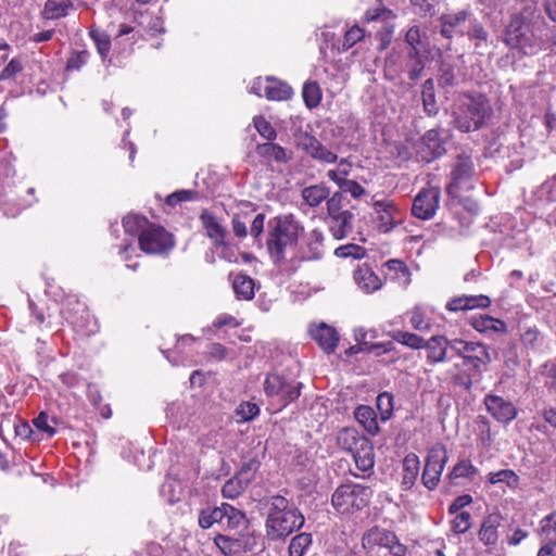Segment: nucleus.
I'll return each mask as SVG.
<instances>
[{
	"label": "nucleus",
	"mask_w": 556,
	"mask_h": 556,
	"mask_svg": "<svg viewBox=\"0 0 556 556\" xmlns=\"http://www.w3.org/2000/svg\"><path fill=\"white\" fill-rule=\"evenodd\" d=\"M483 403L488 413L501 424H509L517 417L518 410L513 402L495 394H486Z\"/></svg>",
	"instance_id": "13"
},
{
	"label": "nucleus",
	"mask_w": 556,
	"mask_h": 556,
	"mask_svg": "<svg viewBox=\"0 0 556 556\" xmlns=\"http://www.w3.org/2000/svg\"><path fill=\"white\" fill-rule=\"evenodd\" d=\"M439 197L438 188L422 189L413 201L412 214L420 219H430L438 208Z\"/></svg>",
	"instance_id": "14"
},
{
	"label": "nucleus",
	"mask_w": 556,
	"mask_h": 556,
	"mask_svg": "<svg viewBox=\"0 0 556 556\" xmlns=\"http://www.w3.org/2000/svg\"><path fill=\"white\" fill-rule=\"evenodd\" d=\"M363 37H364V30L361 27H358L356 25L351 27L344 34L341 51H348L356 42L361 41L363 39Z\"/></svg>",
	"instance_id": "60"
},
{
	"label": "nucleus",
	"mask_w": 556,
	"mask_h": 556,
	"mask_svg": "<svg viewBox=\"0 0 556 556\" xmlns=\"http://www.w3.org/2000/svg\"><path fill=\"white\" fill-rule=\"evenodd\" d=\"M303 227L292 215L279 216L270 222L267 250L273 262L282 271L298 269V241Z\"/></svg>",
	"instance_id": "1"
},
{
	"label": "nucleus",
	"mask_w": 556,
	"mask_h": 556,
	"mask_svg": "<svg viewBox=\"0 0 556 556\" xmlns=\"http://www.w3.org/2000/svg\"><path fill=\"white\" fill-rule=\"evenodd\" d=\"M392 338L399 343L414 350H420L424 348L425 339L416 333L399 330L392 334Z\"/></svg>",
	"instance_id": "44"
},
{
	"label": "nucleus",
	"mask_w": 556,
	"mask_h": 556,
	"mask_svg": "<svg viewBox=\"0 0 556 556\" xmlns=\"http://www.w3.org/2000/svg\"><path fill=\"white\" fill-rule=\"evenodd\" d=\"M504 42L526 55H534L543 48V41L521 14H514L506 27Z\"/></svg>",
	"instance_id": "5"
},
{
	"label": "nucleus",
	"mask_w": 556,
	"mask_h": 556,
	"mask_svg": "<svg viewBox=\"0 0 556 556\" xmlns=\"http://www.w3.org/2000/svg\"><path fill=\"white\" fill-rule=\"evenodd\" d=\"M61 317L52 319L48 316L46 328L54 329L63 325L66 320L75 332L80 336H90L98 331V323L90 315L85 303L80 302L76 296H67L60 311Z\"/></svg>",
	"instance_id": "4"
},
{
	"label": "nucleus",
	"mask_w": 556,
	"mask_h": 556,
	"mask_svg": "<svg viewBox=\"0 0 556 556\" xmlns=\"http://www.w3.org/2000/svg\"><path fill=\"white\" fill-rule=\"evenodd\" d=\"M422 105L425 112L429 115H435L439 111L435 94H434V84L432 79H427L422 85Z\"/></svg>",
	"instance_id": "39"
},
{
	"label": "nucleus",
	"mask_w": 556,
	"mask_h": 556,
	"mask_svg": "<svg viewBox=\"0 0 556 556\" xmlns=\"http://www.w3.org/2000/svg\"><path fill=\"white\" fill-rule=\"evenodd\" d=\"M200 218L205 229L206 236L213 240L214 244L223 245L226 248V229L218 222V219L208 211H203Z\"/></svg>",
	"instance_id": "24"
},
{
	"label": "nucleus",
	"mask_w": 556,
	"mask_h": 556,
	"mask_svg": "<svg viewBox=\"0 0 556 556\" xmlns=\"http://www.w3.org/2000/svg\"><path fill=\"white\" fill-rule=\"evenodd\" d=\"M222 515V506L215 507L213 509L202 510L199 516V525L203 529L211 528L214 523L220 525Z\"/></svg>",
	"instance_id": "55"
},
{
	"label": "nucleus",
	"mask_w": 556,
	"mask_h": 556,
	"mask_svg": "<svg viewBox=\"0 0 556 556\" xmlns=\"http://www.w3.org/2000/svg\"><path fill=\"white\" fill-rule=\"evenodd\" d=\"M357 469L367 472L372 469L375 464L374 446L371 442L365 438L358 446L351 453Z\"/></svg>",
	"instance_id": "26"
},
{
	"label": "nucleus",
	"mask_w": 556,
	"mask_h": 556,
	"mask_svg": "<svg viewBox=\"0 0 556 556\" xmlns=\"http://www.w3.org/2000/svg\"><path fill=\"white\" fill-rule=\"evenodd\" d=\"M409 61L407 63L408 67V77L412 80H417L420 78L421 73L425 68L424 61L419 56L418 49L410 50L408 52Z\"/></svg>",
	"instance_id": "45"
},
{
	"label": "nucleus",
	"mask_w": 556,
	"mask_h": 556,
	"mask_svg": "<svg viewBox=\"0 0 556 556\" xmlns=\"http://www.w3.org/2000/svg\"><path fill=\"white\" fill-rule=\"evenodd\" d=\"M391 17H393L392 11L381 7L368 9L364 15L365 22L387 21Z\"/></svg>",
	"instance_id": "61"
},
{
	"label": "nucleus",
	"mask_w": 556,
	"mask_h": 556,
	"mask_svg": "<svg viewBox=\"0 0 556 556\" xmlns=\"http://www.w3.org/2000/svg\"><path fill=\"white\" fill-rule=\"evenodd\" d=\"M232 289L239 300H251L255 293V282L251 277L239 274L233 278Z\"/></svg>",
	"instance_id": "34"
},
{
	"label": "nucleus",
	"mask_w": 556,
	"mask_h": 556,
	"mask_svg": "<svg viewBox=\"0 0 556 556\" xmlns=\"http://www.w3.org/2000/svg\"><path fill=\"white\" fill-rule=\"evenodd\" d=\"M265 503L267 506L265 531L270 541L285 540L303 527L305 521L303 514L285 496L271 495L265 500Z\"/></svg>",
	"instance_id": "2"
},
{
	"label": "nucleus",
	"mask_w": 556,
	"mask_h": 556,
	"mask_svg": "<svg viewBox=\"0 0 556 556\" xmlns=\"http://www.w3.org/2000/svg\"><path fill=\"white\" fill-rule=\"evenodd\" d=\"M301 139L299 146H302L314 159L326 163L336 162L337 155L324 147L316 138L305 132L302 135Z\"/></svg>",
	"instance_id": "23"
},
{
	"label": "nucleus",
	"mask_w": 556,
	"mask_h": 556,
	"mask_svg": "<svg viewBox=\"0 0 556 556\" xmlns=\"http://www.w3.org/2000/svg\"><path fill=\"white\" fill-rule=\"evenodd\" d=\"M438 83L443 88L452 87L455 85L456 76L454 67L451 64L443 62L440 65Z\"/></svg>",
	"instance_id": "57"
},
{
	"label": "nucleus",
	"mask_w": 556,
	"mask_h": 556,
	"mask_svg": "<svg viewBox=\"0 0 556 556\" xmlns=\"http://www.w3.org/2000/svg\"><path fill=\"white\" fill-rule=\"evenodd\" d=\"M73 4L64 0H47L43 9V16L47 20H58L64 17L68 13V9Z\"/></svg>",
	"instance_id": "38"
},
{
	"label": "nucleus",
	"mask_w": 556,
	"mask_h": 556,
	"mask_svg": "<svg viewBox=\"0 0 556 556\" xmlns=\"http://www.w3.org/2000/svg\"><path fill=\"white\" fill-rule=\"evenodd\" d=\"M493 115L490 100L481 93L465 94L453 113L454 126L462 132L479 130Z\"/></svg>",
	"instance_id": "3"
},
{
	"label": "nucleus",
	"mask_w": 556,
	"mask_h": 556,
	"mask_svg": "<svg viewBox=\"0 0 556 556\" xmlns=\"http://www.w3.org/2000/svg\"><path fill=\"white\" fill-rule=\"evenodd\" d=\"M260 414V407L255 403L243 402L237 409L238 421H249Z\"/></svg>",
	"instance_id": "59"
},
{
	"label": "nucleus",
	"mask_w": 556,
	"mask_h": 556,
	"mask_svg": "<svg viewBox=\"0 0 556 556\" xmlns=\"http://www.w3.org/2000/svg\"><path fill=\"white\" fill-rule=\"evenodd\" d=\"M371 210V223L379 233H389L404 223L403 210L391 199L372 197Z\"/></svg>",
	"instance_id": "7"
},
{
	"label": "nucleus",
	"mask_w": 556,
	"mask_h": 556,
	"mask_svg": "<svg viewBox=\"0 0 556 556\" xmlns=\"http://www.w3.org/2000/svg\"><path fill=\"white\" fill-rule=\"evenodd\" d=\"M256 151L261 156L278 163H287L292 159V151L273 142L257 144Z\"/></svg>",
	"instance_id": "30"
},
{
	"label": "nucleus",
	"mask_w": 556,
	"mask_h": 556,
	"mask_svg": "<svg viewBox=\"0 0 556 556\" xmlns=\"http://www.w3.org/2000/svg\"><path fill=\"white\" fill-rule=\"evenodd\" d=\"M301 382L287 380L285 377L271 374L264 382V390L267 396L276 399L283 406L296 400L301 394Z\"/></svg>",
	"instance_id": "9"
},
{
	"label": "nucleus",
	"mask_w": 556,
	"mask_h": 556,
	"mask_svg": "<svg viewBox=\"0 0 556 556\" xmlns=\"http://www.w3.org/2000/svg\"><path fill=\"white\" fill-rule=\"evenodd\" d=\"M89 53L87 51H79L73 53L67 60L66 68L67 70H80L83 65H85L88 61Z\"/></svg>",
	"instance_id": "63"
},
{
	"label": "nucleus",
	"mask_w": 556,
	"mask_h": 556,
	"mask_svg": "<svg viewBox=\"0 0 556 556\" xmlns=\"http://www.w3.org/2000/svg\"><path fill=\"white\" fill-rule=\"evenodd\" d=\"M253 125L255 127V129L257 130V132L266 140H268L269 142H271L273 140L276 139L277 137V131L275 130V128L271 126V124L266 121L265 117L258 115V116H254L253 118Z\"/></svg>",
	"instance_id": "54"
},
{
	"label": "nucleus",
	"mask_w": 556,
	"mask_h": 556,
	"mask_svg": "<svg viewBox=\"0 0 556 556\" xmlns=\"http://www.w3.org/2000/svg\"><path fill=\"white\" fill-rule=\"evenodd\" d=\"M23 70L21 62L12 59L0 73V81L13 79Z\"/></svg>",
	"instance_id": "62"
},
{
	"label": "nucleus",
	"mask_w": 556,
	"mask_h": 556,
	"mask_svg": "<svg viewBox=\"0 0 556 556\" xmlns=\"http://www.w3.org/2000/svg\"><path fill=\"white\" fill-rule=\"evenodd\" d=\"M334 254L338 257H342V258L352 257V258L359 260L365 256L366 250L358 244L349 243V244L338 247L334 250Z\"/></svg>",
	"instance_id": "56"
},
{
	"label": "nucleus",
	"mask_w": 556,
	"mask_h": 556,
	"mask_svg": "<svg viewBox=\"0 0 556 556\" xmlns=\"http://www.w3.org/2000/svg\"><path fill=\"white\" fill-rule=\"evenodd\" d=\"M541 535L547 542L556 541V510L545 516L540 522Z\"/></svg>",
	"instance_id": "46"
},
{
	"label": "nucleus",
	"mask_w": 556,
	"mask_h": 556,
	"mask_svg": "<svg viewBox=\"0 0 556 556\" xmlns=\"http://www.w3.org/2000/svg\"><path fill=\"white\" fill-rule=\"evenodd\" d=\"M371 496L372 490L369 486L359 483H344L334 490L331 504L337 513L351 515L368 506Z\"/></svg>",
	"instance_id": "6"
},
{
	"label": "nucleus",
	"mask_w": 556,
	"mask_h": 556,
	"mask_svg": "<svg viewBox=\"0 0 556 556\" xmlns=\"http://www.w3.org/2000/svg\"><path fill=\"white\" fill-rule=\"evenodd\" d=\"M324 235L318 229H313L303 236V242L298 248V266L302 261L319 260L324 255Z\"/></svg>",
	"instance_id": "16"
},
{
	"label": "nucleus",
	"mask_w": 556,
	"mask_h": 556,
	"mask_svg": "<svg viewBox=\"0 0 556 556\" xmlns=\"http://www.w3.org/2000/svg\"><path fill=\"white\" fill-rule=\"evenodd\" d=\"M220 527L237 529L245 522V514L230 504H222Z\"/></svg>",
	"instance_id": "32"
},
{
	"label": "nucleus",
	"mask_w": 556,
	"mask_h": 556,
	"mask_svg": "<svg viewBox=\"0 0 556 556\" xmlns=\"http://www.w3.org/2000/svg\"><path fill=\"white\" fill-rule=\"evenodd\" d=\"M489 481L491 484L505 483L507 486L515 489L519 484V477L511 469H503L496 472H490Z\"/></svg>",
	"instance_id": "43"
},
{
	"label": "nucleus",
	"mask_w": 556,
	"mask_h": 556,
	"mask_svg": "<svg viewBox=\"0 0 556 556\" xmlns=\"http://www.w3.org/2000/svg\"><path fill=\"white\" fill-rule=\"evenodd\" d=\"M365 438L353 428H343L337 434V444L342 450L352 453Z\"/></svg>",
	"instance_id": "35"
},
{
	"label": "nucleus",
	"mask_w": 556,
	"mask_h": 556,
	"mask_svg": "<svg viewBox=\"0 0 556 556\" xmlns=\"http://www.w3.org/2000/svg\"><path fill=\"white\" fill-rule=\"evenodd\" d=\"M90 37L93 39L97 50L102 59H105L111 49V40L106 34L97 30H90Z\"/></svg>",
	"instance_id": "58"
},
{
	"label": "nucleus",
	"mask_w": 556,
	"mask_h": 556,
	"mask_svg": "<svg viewBox=\"0 0 556 556\" xmlns=\"http://www.w3.org/2000/svg\"><path fill=\"white\" fill-rule=\"evenodd\" d=\"M353 277L358 288L366 293L375 292L382 286L381 279L366 264L358 266Z\"/></svg>",
	"instance_id": "22"
},
{
	"label": "nucleus",
	"mask_w": 556,
	"mask_h": 556,
	"mask_svg": "<svg viewBox=\"0 0 556 556\" xmlns=\"http://www.w3.org/2000/svg\"><path fill=\"white\" fill-rule=\"evenodd\" d=\"M445 152L444 142L438 129L428 130L421 138L419 153L427 162L441 156Z\"/></svg>",
	"instance_id": "18"
},
{
	"label": "nucleus",
	"mask_w": 556,
	"mask_h": 556,
	"mask_svg": "<svg viewBox=\"0 0 556 556\" xmlns=\"http://www.w3.org/2000/svg\"><path fill=\"white\" fill-rule=\"evenodd\" d=\"M422 349L427 350L428 363H442L446 358L448 340L444 336H433L429 340H425Z\"/></svg>",
	"instance_id": "25"
},
{
	"label": "nucleus",
	"mask_w": 556,
	"mask_h": 556,
	"mask_svg": "<svg viewBox=\"0 0 556 556\" xmlns=\"http://www.w3.org/2000/svg\"><path fill=\"white\" fill-rule=\"evenodd\" d=\"M215 544L220 549V552L226 556H231L238 553L240 549L239 541L227 535H217L215 538Z\"/></svg>",
	"instance_id": "53"
},
{
	"label": "nucleus",
	"mask_w": 556,
	"mask_h": 556,
	"mask_svg": "<svg viewBox=\"0 0 556 556\" xmlns=\"http://www.w3.org/2000/svg\"><path fill=\"white\" fill-rule=\"evenodd\" d=\"M478 472V468L469 459L458 460L448 473V479L453 482L457 479L472 481Z\"/></svg>",
	"instance_id": "36"
},
{
	"label": "nucleus",
	"mask_w": 556,
	"mask_h": 556,
	"mask_svg": "<svg viewBox=\"0 0 556 556\" xmlns=\"http://www.w3.org/2000/svg\"><path fill=\"white\" fill-rule=\"evenodd\" d=\"M394 396L390 392H382L377 396V408L380 412L381 419L388 420L393 413Z\"/></svg>",
	"instance_id": "52"
},
{
	"label": "nucleus",
	"mask_w": 556,
	"mask_h": 556,
	"mask_svg": "<svg viewBox=\"0 0 556 556\" xmlns=\"http://www.w3.org/2000/svg\"><path fill=\"white\" fill-rule=\"evenodd\" d=\"M471 172H475L471 154L465 151L458 153L451 174H469Z\"/></svg>",
	"instance_id": "49"
},
{
	"label": "nucleus",
	"mask_w": 556,
	"mask_h": 556,
	"mask_svg": "<svg viewBox=\"0 0 556 556\" xmlns=\"http://www.w3.org/2000/svg\"><path fill=\"white\" fill-rule=\"evenodd\" d=\"M503 523V517L500 514H491L486 516L480 527L478 536L479 540L486 546L495 547L500 533L498 528Z\"/></svg>",
	"instance_id": "19"
},
{
	"label": "nucleus",
	"mask_w": 556,
	"mask_h": 556,
	"mask_svg": "<svg viewBox=\"0 0 556 556\" xmlns=\"http://www.w3.org/2000/svg\"><path fill=\"white\" fill-rule=\"evenodd\" d=\"M472 503V496L463 494L457 496L448 506V514H458L462 509Z\"/></svg>",
	"instance_id": "64"
},
{
	"label": "nucleus",
	"mask_w": 556,
	"mask_h": 556,
	"mask_svg": "<svg viewBox=\"0 0 556 556\" xmlns=\"http://www.w3.org/2000/svg\"><path fill=\"white\" fill-rule=\"evenodd\" d=\"M420 462L416 454H407L403 460V478L401 485L404 490H410L419 475Z\"/></svg>",
	"instance_id": "28"
},
{
	"label": "nucleus",
	"mask_w": 556,
	"mask_h": 556,
	"mask_svg": "<svg viewBox=\"0 0 556 556\" xmlns=\"http://www.w3.org/2000/svg\"><path fill=\"white\" fill-rule=\"evenodd\" d=\"M472 13L469 10H458L444 13L440 16V34L451 40L455 36H465L467 23H469Z\"/></svg>",
	"instance_id": "11"
},
{
	"label": "nucleus",
	"mask_w": 556,
	"mask_h": 556,
	"mask_svg": "<svg viewBox=\"0 0 556 556\" xmlns=\"http://www.w3.org/2000/svg\"><path fill=\"white\" fill-rule=\"evenodd\" d=\"M313 539L309 533H299L293 536L289 544V556H305L311 549Z\"/></svg>",
	"instance_id": "37"
},
{
	"label": "nucleus",
	"mask_w": 556,
	"mask_h": 556,
	"mask_svg": "<svg viewBox=\"0 0 556 556\" xmlns=\"http://www.w3.org/2000/svg\"><path fill=\"white\" fill-rule=\"evenodd\" d=\"M469 324L475 330L485 336L505 333L507 331V326L504 320L489 315L472 316Z\"/></svg>",
	"instance_id": "20"
},
{
	"label": "nucleus",
	"mask_w": 556,
	"mask_h": 556,
	"mask_svg": "<svg viewBox=\"0 0 556 556\" xmlns=\"http://www.w3.org/2000/svg\"><path fill=\"white\" fill-rule=\"evenodd\" d=\"M302 97L308 109H314L321 101V89L316 81H307L303 86Z\"/></svg>",
	"instance_id": "41"
},
{
	"label": "nucleus",
	"mask_w": 556,
	"mask_h": 556,
	"mask_svg": "<svg viewBox=\"0 0 556 556\" xmlns=\"http://www.w3.org/2000/svg\"><path fill=\"white\" fill-rule=\"evenodd\" d=\"M447 459V451L443 444H437L428 452L421 476L422 484L428 490L432 491L438 486Z\"/></svg>",
	"instance_id": "10"
},
{
	"label": "nucleus",
	"mask_w": 556,
	"mask_h": 556,
	"mask_svg": "<svg viewBox=\"0 0 556 556\" xmlns=\"http://www.w3.org/2000/svg\"><path fill=\"white\" fill-rule=\"evenodd\" d=\"M364 541H367L368 544L372 543L389 549L393 556H405L407 552L406 546L400 542L396 534L386 529H371L364 538Z\"/></svg>",
	"instance_id": "15"
},
{
	"label": "nucleus",
	"mask_w": 556,
	"mask_h": 556,
	"mask_svg": "<svg viewBox=\"0 0 556 556\" xmlns=\"http://www.w3.org/2000/svg\"><path fill=\"white\" fill-rule=\"evenodd\" d=\"M454 518L451 520V530L455 534H464L471 527V515L468 511H460L453 514Z\"/></svg>",
	"instance_id": "51"
},
{
	"label": "nucleus",
	"mask_w": 556,
	"mask_h": 556,
	"mask_svg": "<svg viewBox=\"0 0 556 556\" xmlns=\"http://www.w3.org/2000/svg\"><path fill=\"white\" fill-rule=\"evenodd\" d=\"M473 176H453V179L446 186L447 194L453 199H465L475 188Z\"/></svg>",
	"instance_id": "29"
},
{
	"label": "nucleus",
	"mask_w": 556,
	"mask_h": 556,
	"mask_svg": "<svg viewBox=\"0 0 556 556\" xmlns=\"http://www.w3.org/2000/svg\"><path fill=\"white\" fill-rule=\"evenodd\" d=\"M387 275L390 279L399 282L401 286H408L410 282V273L406 264L401 260H389L386 263Z\"/></svg>",
	"instance_id": "33"
},
{
	"label": "nucleus",
	"mask_w": 556,
	"mask_h": 556,
	"mask_svg": "<svg viewBox=\"0 0 556 556\" xmlns=\"http://www.w3.org/2000/svg\"><path fill=\"white\" fill-rule=\"evenodd\" d=\"M245 489L247 486L243 485L240 479L233 476L224 483L222 494L225 498L235 500L240 496Z\"/></svg>",
	"instance_id": "48"
},
{
	"label": "nucleus",
	"mask_w": 556,
	"mask_h": 556,
	"mask_svg": "<svg viewBox=\"0 0 556 556\" xmlns=\"http://www.w3.org/2000/svg\"><path fill=\"white\" fill-rule=\"evenodd\" d=\"M309 334L324 352L327 354L334 352L339 342V334L332 326L325 323L312 325L309 327Z\"/></svg>",
	"instance_id": "17"
},
{
	"label": "nucleus",
	"mask_w": 556,
	"mask_h": 556,
	"mask_svg": "<svg viewBox=\"0 0 556 556\" xmlns=\"http://www.w3.org/2000/svg\"><path fill=\"white\" fill-rule=\"evenodd\" d=\"M260 466L261 463L256 458H251L242 464L235 476L248 488L255 480Z\"/></svg>",
	"instance_id": "40"
},
{
	"label": "nucleus",
	"mask_w": 556,
	"mask_h": 556,
	"mask_svg": "<svg viewBox=\"0 0 556 556\" xmlns=\"http://www.w3.org/2000/svg\"><path fill=\"white\" fill-rule=\"evenodd\" d=\"M469 27H467V33L465 36H468L470 39L477 40L476 47L480 46V42H485L488 40L489 34L483 25L475 17H470Z\"/></svg>",
	"instance_id": "47"
},
{
	"label": "nucleus",
	"mask_w": 556,
	"mask_h": 556,
	"mask_svg": "<svg viewBox=\"0 0 556 556\" xmlns=\"http://www.w3.org/2000/svg\"><path fill=\"white\" fill-rule=\"evenodd\" d=\"M354 417L369 434L375 435L379 432L377 415L370 406H357L354 410Z\"/></svg>",
	"instance_id": "31"
},
{
	"label": "nucleus",
	"mask_w": 556,
	"mask_h": 556,
	"mask_svg": "<svg viewBox=\"0 0 556 556\" xmlns=\"http://www.w3.org/2000/svg\"><path fill=\"white\" fill-rule=\"evenodd\" d=\"M123 227L125 231L131 236H138V242L141 251H157L160 245L151 244L152 237L165 244L166 236L155 224L150 223L144 216L138 214H128L123 218Z\"/></svg>",
	"instance_id": "8"
},
{
	"label": "nucleus",
	"mask_w": 556,
	"mask_h": 556,
	"mask_svg": "<svg viewBox=\"0 0 556 556\" xmlns=\"http://www.w3.org/2000/svg\"><path fill=\"white\" fill-rule=\"evenodd\" d=\"M292 88L276 78L267 77L265 79L264 96L271 101H283L291 98Z\"/></svg>",
	"instance_id": "27"
},
{
	"label": "nucleus",
	"mask_w": 556,
	"mask_h": 556,
	"mask_svg": "<svg viewBox=\"0 0 556 556\" xmlns=\"http://www.w3.org/2000/svg\"><path fill=\"white\" fill-rule=\"evenodd\" d=\"M329 213V230L337 240L345 238L352 231L354 219L353 213L348 210H341L338 202L331 199L327 202Z\"/></svg>",
	"instance_id": "12"
},
{
	"label": "nucleus",
	"mask_w": 556,
	"mask_h": 556,
	"mask_svg": "<svg viewBox=\"0 0 556 556\" xmlns=\"http://www.w3.org/2000/svg\"><path fill=\"white\" fill-rule=\"evenodd\" d=\"M329 194V191L319 185L304 188L302 197L309 206L319 205Z\"/></svg>",
	"instance_id": "42"
},
{
	"label": "nucleus",
	"mask_w": 556,
	"mask_h": 556,
	"mask_svg": "<svg viewBox=\"0 0 556 556\" xmlns=\"http://www.w3.org/2000/svg\"><path fill=\"white\" fill-rule=\"evenodd\" d=\"M464 349L463 359L465 365H470L475 369H479L481 365H488L491 363V356L484 344L479 342H468Z\"/></svg>",
	"instance_id": "21"
},
{
	"label": "nucleus",
	"mask_w": 556,
	"mask_h": 556,
	"mask_svg": "<svg viewBox=\"0 0 556 556\" xmlns=\"http://www.w3.org/2000/svg\"><path fill=\"white\" fill-rule=\"evenodd\" d=\"M410 325L415 330L418 331L430 330V319L426 317L425 309L421 306H415L410 311Z\"/></svg>",
	"instance_id": "50"
}]
</instances>
